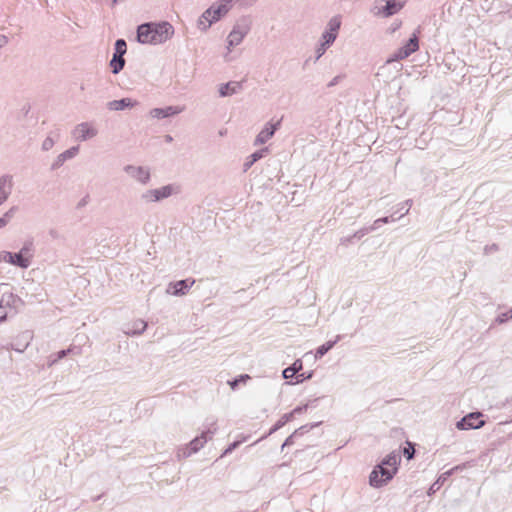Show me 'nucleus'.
<instances>
[{
  "label": "nucleus",
  "mask_w": 512,
  "mask_h": 512,
  "mask_svg": "<svg viewBox=\"0 0 512 512\" xmlns=\"http://www.w3.org/2000/svg\"><path fill=\"white\" fill-rule=\"evenodd\" d=\"M174 33L173 26L167 22H147L139 25L136 31L137 41L141 44H162Z\"/></svg>",
  "instance_id": "f257e3e1"
},
{
  "label": "nucleus",
  "mask_w": 512,
  "mask_h": 512,
  "mask_svg": "<svg viewBox=\"0 0 512 512\" xmlns=\"http://www.w3.org/2000/svg\"><path fill=\"white\" fill-rule=\"evenodd\" d=\"M33 255L34 243L32 239L25 241L21 249L16 253L9 251L0 253L3 261L22 269H27L31 265Z\"/></svg>",
  "instance_id": "f03ea898"
},
{
  "label": "nucleus",
  "mask_w": 512,
  "mask_h": 512,
  "mask_svg": "<svg viewBox=\"0 0 512 512\" xmlns=\"http://www.w3.org/2000/svg\"><path fill=\"white\" fill-rule=\"evenodd\" d=\"M217 431V425L216 421H212L210 423V426L204 430L200 436L195 437L193 440L189 442V444L186 447L178 449L177 457L179 459L181 458H187L191 456L193 453L198 452L204 444L212 438V436Z\"/></svg>",
  "instance_id": "7ed1b4c3"
},
{
  "label": "nucleus",
  "mask_w": 512,
  "mask_h": 512,
  "mask_svg": "<svg viewBox=\"0 0 512 512\" xmlns=\"http://www.w3.org/2000/svg\"><path fill=\"white\" fill-rule=\"evenodd\" d=\"M397 471L398 468H389L379 463L370 473L369 484L374 488H380L391 481Z\"/></svg>",
  "instance_id": "20e7f679"
},
{
  "label": "nucleus",
  "mask_w": 512,
  "mask_h": 512,
  "mask_svg": "<svg viewBox=\"0 0 512 512\" xmlns=\"http://www.w3.org/2000/svg\"><path fill=\"white\" fill-rule=\"evenodd\" d=\"M250 31V21L248 18H241L236 24L233 26L232 31L229 33L227 42L228 48L235 47L239 45L244 37Z\"/></svg>",
  "instance_id": "39448f33"
},
{
  "label": "nucleus",
  "mask_w": 512,
  "mask_h": 512,
  "mask_svg": "<svg viewBox=\"0 0 512 512\" xmlns=\"http://www.w3.org/2000/svg\"><path fill=\"white\" fill-rule=\"evenodd\" d=\"M175 192V187L168 184L156 189H150L141 194V200L145 203L160 202L169 198Z\"/></svg>",
  "instance_id": "423d86ee"
},
{
  "label": "nucleus",
  "mask_w": 512,
  "mask_h": 512,
  "mask_svg": "<svg viewBox=\"0 0 512 512\" xmlns=\"http://www.w3.org/2000/svg\"><path fill=\"white\" fill-rule=\"evenodd\" d=\"M482 417L483 414L481 412H471L457 421L456 427L459 430L479 429L485 424Z\"/></svg>",
  "instance_id": "0eeeda50"
},
{
  "label": "nucleus",
  "mask_w": 512,
  "mask_h": 512,
  "mask_svg": "<svg viewBox=\"0 0 512 512\" xmlns=\"http://www.w3.org/2000/svg\"><path fill=\"white\" fill-rule=\"evenodd\" d=\"M123 170L139 183L146 185L151 179L150 170L144 166L126 165Z\"/></svg>",
  "instance_id": "6e6552de"
},
{
  "label": "nucleus",
  "mask_w": 512,
  "mask_h": 512,
  "mask_svg": "<svg viewBox=\"0 0 512 512\" xmlns=\"http://www.w3.org/2000/svg\"><path fill=\"white\" fill-rule=\"evenodd\" d=\"M282 119L276 121L275 123L267 122L263 129L258 133L255 139V145L265 144L270 138L273 137L275 132L281 127Z\"/></svg>",
  "instance_id": "1a4fd4ad"
},
{
  "label": "nucleus",
  "mask_w": 512,
  "mask_h": 512,
  "mask_svg": "<svg viewBox=\"0 0 512 512\" xmlns=\"http://www.w3.org/2000/svg\"><path fill=\"white\" fill-rule=\"evenodd\" d=\"M341 26V21L338 17H333L328 22L326 30L322 34V38L326 46H331L337 38L338 31Z\"/></svg>",
  "instance_id": "9d476101"
},
{
  "label": "nucleus",
  "mask_w": 512,
  "mask_h": 512,
  "mask_svg": "<svg viewBox=\"0 0 512 512\" xmlns=\"http://www.w3.org/2000/svg\"><path fill=\"white\" fill-rule=\"evenodd\" d=\"M195 280L192 278H186L176 282H171L167 288V293L174 296L185 295L189 289L194 285Z\"/></svg>",
  "instance_id": "9b49d317"
},
{
  "label": "nucleus",
  "mask_w": 512,
  "mask_h": 512,
  "mask_svg": "<svg viewBox=\"0 0 512 512\" xmlns=\"http://www.w3.org/2000/svg\"><path fill=\"white\" fill-rule=\"evenodd\" d=\"M97 130L90 126L89 123L83 122L78 124L74 131L73 136L79 141H87L97 135Z\"/></svg>",
  "instance_id": "f8f14e48"
},
{
  "label": "nucleus",
  "mask_w": 512,
  "mask_h": 512,
  "mask_svg": "<svg viewBox=\"0 0 512 512\" xmlns=\"http://www.w3.org/2000/svg\"><path fill=\"white\" fill-rule=\"evenodd\" d=\"M404 4L405 0H387L385 5L377 12H374V14L382 15L383 17H391L398 13L403 8Z\"/></svg>",
  "instance_id": "ddd939ff"
},
{
  "label": "nucleus",
  "mask_w": 512,
  "mask_h": 512,
  "mask_svg": "<svg viewBox=\"0 0 512 512\" xmlns=\"http://www.w3.org/2000/svg\"><path fill=\"white\" fill-rule=\"evenodd\" d=\"M231 8L230 3H226L222 0L216 5H212L208 9H206V14L208 16L212 15V21H219L223 16H225Z\"/></svg>",
  "instance_id": "4468645a"
},
{
  "label": "nucleus",
  "mask_w": 512,
  "mask_h": 512,
  "mask_svg": "<svg viewBox=\"0 0 512 512\" xmlns=\"http://www.w3.org/2000/svg\"><path fill=\"white\" fill-rule=\"evenodd\" d=\"M183 109L184 108L180 106H166L163 108H153L150 111V115L153 118L164 119L181 113Z\"/></svg>",
  "instance_id": "2eb2a0df"
},
{
  "label": "nucleus",
  "mask_w": 512,
  "mask_h": 512,
  "mask_svg": "<svg viewBox=\"0 0 512 512\" xmlns=\"http://www.w3.org/2000/svg\"><path fill=\"white\" fill-rule=\"evenodd\" d=\"M79 152V146H73L59 154L51 165V170L59 169L67 160L74 158Z\"/></svg>",
  "instance_id": "dca6fc26"
},
{
  "label": "nucleus",
  "mask_w": 512,
  "mask_h": 512,
  "mask_svg": "<svg viewBox=\"0 0 512 512\" xmlns=\"http://www.w3.org/2000/svg\"><path fill=\"white\" fill-rule=\"evenodd\" d=\"M13 179L11 175H3L0 177V198L6 202L12 193Z\"/></svg>",
  "instance_id": "f3484780"
},
{
  "label": "nucleus",
  "mask_w": 512,
  "mask_h": 512,
  "mask_svg": "<svg viewBox=\"0 0 512 512\" xmlns=\"http://www.w3.org/2000/svg\"><path fill=\"white\" fill-rule=\"evenodd\" d=\"M420 33V27H418L413 34L410 36L408 41L400 47L403 50V54L410 56L412 53L416 52L419 49V38L418 34Z\"/></svg>",
  "instance_id": "a211bd4d"
},
{
  "label": "nucleus",
  "mask_w": 512,
  "mask_h": 512,
  "mask_svg": "<svg viewBox=\"0 0 512 512\" xmlns=\"http://www.w3.org/2000/svg\"><path fill=\"white\" fill-rule=\"evenodd\" d=\"M0 303L4 305L5 308H13L15 311L18 310L19 306L24 304L23 300L19 296L7 292L3 293Z\"/></svg>",
  "instance_id": "6ab92c4d"
},
{
  "label": "nucleus",
  "mask_w": 512,
  "mask_h": 512,
  "mask_svg": "<svg viewBox=\"0 0 512 512\" xmlns=\"http://www.w3.org/2000/svg\"><path fill=\"white\" fill-rule=\"evenodd\" d=\"M135 103L131 98H122L108 102L107 108L111 111H122L134 107Z\"/></svg>",
  "instance_id": "aec40b11"
},
{
  "label": "nucleus",
  "mask_w": 512,
  "mask_h": 512,
  "mask_svg": "<svg viewBox=\"0 0 512 512\" xmlns=\"http://www.w3.org/2000/svg\"><path fill=\"white\" fill-rule=\"evenodd\" d=\"M241 84L239 82H227L221 84L219 87V95L221 97L231 96L236 94L241 89Z\"/></svg>",
  "instance_id": "412c9836"
},
{
  "label": "nucleus",
  "mask_w": 512,
  "mask_h": 512,
  "mask_svg": "<svg viewBox=\"0 0 512 512\" xmlns=\"http://www.w3.org/2000/svg\"><path fill=\"white\" fill-rule=\"evenodd\" d=\"M459 469V466L453 467L452 469L442 473L438 479L431 485V487L428 490V494L431 495L435 493L441 485L444 484V482L456 471Z\"/></svg>",
  "instance_id": "4be33fe9"
},
{
  "label": "nucleus",
  "mask_w": 512,
  "mask_h": 512,
  "mask_svg": "<svg viewBox=\"0 0 512 512\" xmlns=\"http://www.w3.org/2000/svg\"><path fill=\"white\" fill-rule=\"evenodd\" d=\"M303 363L301 360H296L293 364H291L289 367L285 368L282 372V376L284 379H290L294 377L297 374H300L299 371L302 370Z\"/></svg>",
  "instance_id": "5701e85b"
},
{
  "label": "nucleus",
  "mask_w": 512,
  "mask_h": 512,
  "mask_svg": "<svg viewBox=\"0 0 512 512\" xmlns=\"http://www.w3.org/2000/svg\"><path fill=\"white\" fill-rule=\"evenodd\" d=\"M268 149L267 148H263V149H260L258 151H255L254 153H252L248 158L247 160L245 161V163L243 164V170L244 172L248 171L251 166L257 162L258 160H260L262 157H264V155L267 153Z\"/></svg>",
  "instance_id": "b1692460"
},
{
  "label": "nucleus",
  "mask_w": 512,
  "mask_h": 512,
  "mask_svg": "<svg viewBox=\"0 0 512 512\" xmlns=\"http://www.w3.org/2000/svg\"><path fill=\"white\" fill-rule=\"evenodd\" d=\"M341 339V335H337L334 340H329L326 343L322 344L316 349L315 357L321 358L325 354H327L335 345L336 343Z\"/></svg>",
  "instance_id": "393cba45"
},
{
  "label": "nucleus",
  "mask_w": 512,
  "mask_h": 512,
  "mask_svg": "<svg viewBox=\"0 0 512 512\" xmlns=\"http://www.w3.org/2000/svg\"><path fill=\"white\" fill-rule=\"evenodd\" d=\"M125 63H126V61H125L124 57L113 54V56L109 62V66L111 68L112 73L113 74L120 73L123 70Z\"/></svg>",
  "instance_id": "a878e982"
},
{
  "label": "nucleus",
  "mask_w": 512,
  "mask_h": 512,
  "mask_svg": "<svg viewBox=\"0 0 512 512\" xmlns=\"http://www.w3.org/2000/svg\"><path fill=\"white\" fill-rule=\"evenodd\" d=\"M401 461L399 454L395 451L388 454L381 462L382 466H386L389 468H398V465Z\"/></svg>",
  "instance_id": "bb28decb"
},
{
  "label": "nucleus",
  "mask_w": 512,
  "mask_h": 512,
  "mask_svg": "<svg viewBox=\"0 0 512 512\" xmlns=\"http://www.w3.org/2000/svg\"><path fill=\"white\" fill-rule=\"evenodd\" d=\"M146 327H147V323L141 319H138L132 323V327L129 328L127 331H125V333L127 335H132V336L140 335L146 330Z\"/></svg>",
  "instance_id": "cd10ccee"
},
{
  "label": "nucleus",
  "mask_w": 512,
  "mask_h": 512,
  "mask_svg": "<svg viewBox=\"0 0 512 512\" xmlns=\"http://www.w3.org/2000/svg\"><path fill=\"white\" fill-rule=\"evenodd\" d=\"M292 421V415L289 413L284 414L269 430L267 435L263 436L262 439L266 438L269 435H272L283 426H285L288 422Z\"/></svg>",
  "instance_id": "c85d7f7f"
},
{
  "label": "nucleus",
  "mask_w": 512,
  "mask_h": 512,
  "mask_svg": "<svg viewBox=\"0 0 512 512\" xmlns=\"http://www.w3.org/2000/svg\"><path fill=\"white\" fill-rule=\"evenodd\" d=\"M215 22L216 21H212V15L208 16L205 10L198 20V28L205 31Z\"/></svg>",
  "instance_id": "c756f323"
},
{
  "label": "nucleus",
  "mask_w": 512,
  "mask_h": 512,
  "mask_svg": "<svg viewBox=\"0 0 512 512\" xmlns=\"http://www.w3.org/2000/svg\"><path fill=\"white\" fill-rule=\"evenodd\" d=\"M127 52V44L126 41L122 38H119L114 43V55L122 56Z\"/></svg>",
  "instance_id": "7c9ffc66"
},
{
  "label": "nucleus",
  "mask_w": 512,
  "mask_h": 512,
  "mask_svg": "<svg viewBox=\"0 0 512 512\" xmlns=\"http://www.w3.org/2000/svg\"><path fill=\"white\" fill-rule=\"evenodd\" d=\"M70 352H72V349L68 348V349L60 350L56 354L50 355L49 362H48L49 366H52L59 360L65 358Z\"/></svg>",
  "instance_id": "2f4dec72"
},
{
  "label": "nucleus",
  "mask_w": 512,
  "mask_h": 512,
  "mask_svg": "<svg viewBox=\"0 0 512 512\" xmlns=\"http://www.w3.org/2000/svg\"><path fill=\"white\" fill-rule=\"evenodd\" d=\"M250 379V376L248 374H241L232 380L228 381V384L230 385L231 389L235 390L239 387L241 383H246L247 380Z\"/></svg>",
  "instance_id": "473e14b6"
},
{
  "label": "nucleus",
  "mask_w": 512,
  "mask_h": 512,
  "mask_svg": "<svg viewBox=\"0 0 512 512\" xmlns=\"http://www.w3.org/2000/svg\"><path fill=\"white\" fill-rule=\"evenodd\" d=\"M320 424V422H317V423H312V424H305L301 427H299L298 429H296L293 433L297 436V437H300L306 433H308L310 430H312L313 428L317 427L318 425Z\"/></svg>",
  "instance_id": "72a5a7b5"
},
{
  "label": "nucleus",
  "mask_w": 512,
  "mask_h": 512,
  "mask_svg": "<svg viewBox=\"0 0 512 512\" xmlns=\"http://www.w3.org/2000/svg\"><path fill=\"white\" fill-rule=\"evenodd\" d=\"M245 440H246V437H244L242 440H236V441H233L232 443H230L228 445V447L224 450L222 456H225V455H228V454L232 453Z\"/></svg>",
  "instance_id": "f704fd0d"
},
{
  "label": "nucleus",
  "mask_w": 512,
  "mask_h": 512,
  "mask_svg": "<svg viewBox=\"0 0 512 512\" xmlns=\"http://www.w3.org/2000/svg\"><path fill=\"white\" fill-rule=\"evenodd\" d=\"M389 222H390V217H388V216L378 218L370 226V229H372V231H374V230L378 229L380 227V225L387 224Z\"/></svg>",
  "instance_id": "c9c22d12"
},
{
  "label": "nucleus",
  "mask_w": 512,
  "mask_h": 512,
  "mask_svg": "<svg viewBox=\"0 0 512 512\" xmlns=\"http://www.w3.org/2000/svg\"><path fill=\"white\" fill-rule=\"evenodd\" d=\"M371 231H372V229H370V226L369 227H364V228H361L358 231H356L352 235V237H355V239L360 240L362 237H364L365 235H367Z\"/></svg>",
  "instance_id": "e433bc0d"
},
{
  "label": "nucleus",
  "mask_w": 512,
  "mask_h": 512,
  "mask_svg": "<svg viewBox=\"0 0 512 512\" xmlns=\"http://www.w3.org/2000/svg\"><path fill=\"white\" fill-rule=\"evenodd\" d=\"M313 376V372L310 371V372H303V373H300V374H297L296 376V383H302L306 380H309L311 379Z\"/></svg>",
  "instance_id": "4c0bfd02"
},
{
  "label": "nucleus",
  "mask_w": 512,
  "mask_h": 512,
  "mask_svg": "<svg viewBox=\"0 0 512 512\" xmlns=\"http://www.w3.org/2000/svg\"><path fill=\"white\" fill-rule=\"evenodd\" d=\"M55 144V141L52 136H48L42 143V150L48 151L50 150Z\"/></svg>",
  "instance_id": "58836bf2"
},
{
  "label": "nucleus",
  "mask_w": 512,
  "mask_h": 512,
  "mask_svg": "<svg viewBox=\"0 0 512 512\" xmlns=\"http://www.w3.org/2000/svg\"><path fill=\"white\" fill-rule=\"evenodd\" d=\"M308 406L309 404L300 405L295 407L291 412H289V414L292 415V420L294 419L295 415L305 412L308 409Z\"/></svg>",
  "instance_id": "ea45409f"
},
{
  "label": "nucleus",
  "mask_w": 512,
  "mask_h": 512,
  "mask_svg": "<svg viewBox=\"0 0 512 512\" xmlns=\"http://www.w3.org/2000/svg\"><path fill=\"white\" fill-rule=\"evenodd\" d=\"M17 207L13 206L11 207L7 212L4 213L2 218L5 220L6 224L10 221V219L14 216L15 212L17 211Z\"/></svg>",
  "instance_id": "a19ab883"
},
{
  "label": "nucleus",
  "mask_w": 512,
  "mask_h": 512,
  "mask_svg": "<svg viewBox=\"0 0 512 512\" xmlns=\"http://www.w3.org/2000/svg\"><path fill=\"white\" fill-rule=\"evenodd\" d=\"M510 315H511V310L509 312L501 313L500 315L497 316L496 322L499 324H503V323L507 322L509 319H511Z\"/></svg>",
  "instance_id": "79ce46f5"
},
{
  "label": "nucleus",
  "mask_w": 512,
  "mask_h": 512,
  "mask_svg": "<svg viewBox=\"0 0 512 512\" xmlns=\"http://www.w3.org/2000/svg\"><path fill=\"white\" fill-rule=\"evenodd\" d=\"M409 57L408 55H404L403 54V50H401L400 48L393 54L392 58L389 60V61H400V60H403L405 58Z\"/></svg>",
  "instance_id": "37998d69"
},
{
  "label": "nucleus",
  "mask_w": 512,
  "mask_h": 512,
  "mask_svg": "<svg viewBox=\"0 0 512 512\" xmlns=\"http://www.w3.org/2000/svg\"><path fill=\"white\" fill-rule=\"evenodd\" d=\"M298 438L294 433H292L290 436L286 438L284 443L282 444L281 449L283 450L285 447L292 446L294 444V440Z\"/></svg>",
  "instance_id": "c03bdc74"
},
{
  "label": "nucleus",
  "mask_w": 512,
  "mask_h": 512,
  "mask_svg": "<svg viewBox=\"0 0 512 512\" xmlns=\"http://www.w3.org/2000/svg\"><path fill=\"white\" fill-rule=\"evenodd\" d=\"M403 455L408 459H412L415 455V449L412 446H409L407 448H404Z\"/></svg>",
  "instance_id": "a18cd8bd"
},
{
  "label": "nucleus",
  "mask_w": 512,
  "mask_h": 512,
  "mask_svg": "<svg viewBox=\"0 0 512 512\" xmlns=\"http://www.w3.org/2000/svg\"><path fill=\"white\" fill-rule=\"evenodd\" d=\"M329 46H326L325 42H323L316 50V53H317V56H316V60H318L326 51V49L328 48Z\"/></svg>",
  "instance_id": "49530a36"
},
{
  "label": "nucleus",
  "mask_w": 512,
  "mask_h": 512,
  "mask_svg": "<svg viewBox=\"0 0 512 512\" xmlns=\"http://www.w3.org/2000/svg\"><path fill=\"white\" fill-rule=\"evenodd\" d=\"M7 318L5 306L0 303V323L4 322Z\"/></svg>",
  "instance_id": "de8ad7c7"
},
{
  "label": "nucleus",
  "mask_w": 512,
  "mask_h": 512,
  "mask_svg": "<svg viewBox=\"0 0 512 512\" xmlns=\"http://www.w3.org/2000/svg\"><path fill=\"white\" fill-rule=\"evenodd\" d=\"M342 76L341 75H337L335 76L328 84H327V87H333L335 85H337L339 83V81L341 80Z\"/></svg>",
  "instance_id": "09e8293b"
},
{
  "label": "nucleus",
  "mask_w": 512,
  "mask_h": 512,
  "mask_svg": "<svg viewBox=\"0 0 512 512\" xmlns=\"http://www.w3.org/2000/svg\"><path fill=\"white\" fill-rule=\"evenodd\" d=\"M354 239H355V237H352V235H351V236L341 238L340 242L342 245H348L349 243H352Z\"/></svg>",
  "instance_id": "8fccbe9b"
},
{
  "label": "nucleus",
  "mask_w": 512,
  "mask_h": 512,
  "mask_svg": "<svg viewBox=\"0 0 512 512\" xmlns=\"http://www.w3.org/2000/svg\"><path fill=\"white\" fill-rule=\"evenodd\" d=\"M9 42V38L6 35H0V49Z\"/></svg>",
  "instance_id": "3c124183"
},
{
  "label": "nucleus",
  "mask_w": 512,
  "mask_h": 512,
  "mask_svg": "<svg viewBox=\"0 0 512 512\" xmlns=\"http://www.w3.org/2000/svg\"><path fill=\"white\" fill-rule=\"evenodd\" d=\"M87 199H88V196H86V197L82 198V199L79 201V203H78V207L80 208V207L85 206V205L87 204Z\"/></svg>",
  "instance_id": "603ef678"
},
{
  "label": "nucleus",
  "mask_w": 512,
  "mask_h": 512,
  "mask_svg": "<svg viewBox=\"0 0 512 512\" xmlns=\"http://www.w3.org/2000/svg\"><path fill=\"white\" fill-rule=\"evenodd\" d=\"M6 225L7 224H6L5 220L2 217H0V229L5 227Z\"/></svg>",
  "instance_id": "864d4df0"
},
{
  "label": "nucleus",
  "mask_w": 512,
  "mask_h": 512,
  "mask_svg": "<svg viewBox=\"0 0 512 512\" xmlns=\"http://www.w3.org/2000/svg\"><path fill=\"white\" fill-rule=\"evenodd\" d=\"M172 140H173V138H172V136H171V135H166V136H165V141H166V142H168V143H169V142H171Z\"/></svg>",
  "instance_id": "5fc2aeb1"
},
{
  "label": "nucleus",
  "mask_w": 512,
  "mask_h": 512,
  "mask_svg": "<svg viewBox=\"0 0 512 512\" xmlns=\"http://www.w3.org/2000/svg\"><path fill=\"white\" fill-rule=\"evenodd\" d=\"M489 249H491V250H497V249H498V247H497V245H496V244H493Z\"/></svg>",
  "instance_id": "6e6d98bb"
},
{
  "label": "nucleus",
  "mask_w": 512,
  "mask_h": 512,
  "mask_svg": "<svg viewBox=\"0 0 512 512\" xmlns=\"http://www.w3.org/2000/svg\"><path fill=\"white\" fill-rule=\"evenodd\" d=\"M51 134H55L57 137H59V132H58V130H57V131H54V132H51Z\"/></svg>",
  "instance_id": "4d7b16f0"
},
{
  "label": "nucleus",
  "mask_w": 512,
  "mask_h": 512,
  "mask_svg": "<svg viewBox=\"0 0 512 512\" xmlns=\"http://www.w3.org/2000/svg\"><path fill=\"white\" fill-rule=\"evenodd\" d=\"M50 235L54 237L55 236V231L51 230L50 231Z\"/></svg>",
  "instance_id": "13d9d810"
},
{
  "label": "nucleus",
  "mask_w": 512,
  "mask_h": 512,
  "mask_svg": "<svg viewBox=\"0 0 512 512\" xmlns=\"http://www.w3.org/2000/svg\"><path fill=\"white\" fill-rule=\"evenodd\" d=\"M118 0H112V5L117 4Z\"/></svg>",
  "instance_id": "bf43d9fd"
},
{
  "label": "nucleus",
  "mask_w": 512,
  "mask_h": 512,
  "mask_svg": "<svg viewBox=\"0 0 512 512\" xmlns=\"http://www.w3.org/2000/svg\"><path fill=\"white\" fill-rule=\"evenodd\" d=\"M408 211H409V208H406V209H405V212H404V213H402V215H404V214L408 213Z\"/></svg>",
  "instance_id": "052dcab7"
},
{
  "label": "nucleus",
  "mask_w": 512,
  "mask_h": 512,
  "mask_svg": "<svg viewBox=\"0 0 512 512\" xmlns=\"http://www.w3.org/2000/svg\"><path fill=\"white\" fill-rule=\"evenodd\" d=\"M4 202L2 201V199L0 198V206L3 204Z\"/></svg>",
  "instance_id": "680f3d73"
},
{
  "label": "nucleus",
  "mask_w": 512,
  "mask_h": 512,
  "mask_svg": "<svg viewBox=\"0 0 512 512\" xmlns=\"http://www.w3.org/2000/svg\"><path fill=\"white\" fill-rule=\"evenodd\" d=\"M510 318H512V308H511V315H510Z\"/></svg>",
  "instance_id": "e2e57ef3"
},
{
  "label": "nucleus",
  "mask_w": 512,
  "mask_h": 512,
  "mask_svg": "<svg viewBox=\"0 0 512 512\" xmlns=\"http://www.w3.org/2000/svg\"><path fill=\"white\" fill-rule=\"evenodd\" d=\"M3 260L2 257H0V261Z\"/></svg>",
  "instance_id": "0e129e2a"
}]
</instances>
